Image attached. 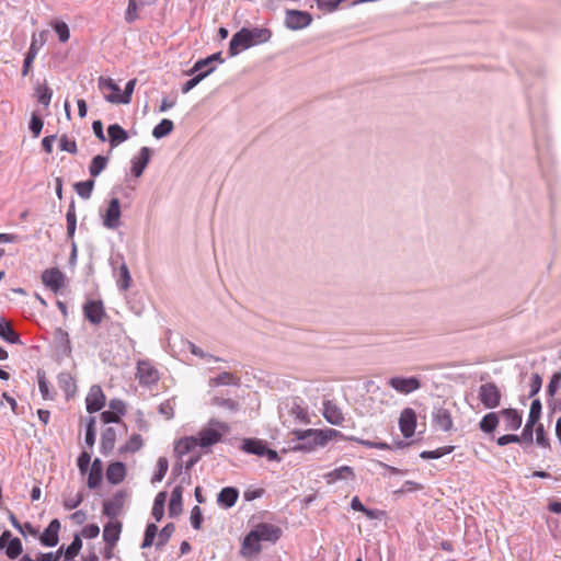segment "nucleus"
I'll return each mask as SVG.
<instances>
[{
	"instance_id": "9",
	"label": "nucleus",
	"mask_w": 561,
	"mask_h": 561,
	"mask_svg": "<svg viewBox=\"0 0 561 561\" xmlns=\"http://www.w3.org/2000/svg\"><path fill=\"white\" fill-rule=\"evenodd\" d=\"M137 378L140 385L151 386L159 381V371L148 360H139L137 364Z\"/></svg>"
},
{
	"instance_id": "22",
	"label": "nucleus",
	"mask_w": 561,
	"mask_h": 561,
	"mask_svg": "<svg viewBox=\"0 0 561 561\" xmlns=\"http://www.w3.org/2000/svg\"><path fill=\"white\" fill-rule=\"evenodd\" d=\"M122 523L118 520L108 522L103 529V539L110 548H113L119 539Z\"/></svg>"
},
{
	"instance_id": "53",
	"label": "nucleus",
	"mask_w": 561,
	"mask_h": 561,
	"mask_svg": "<svg viewBox=\"0 0 561 561\" xmlns=\"http://www.w3.org/2000/svg\"><path fill=\"white\" fill-rule=\"evenodd\" d=\"M168 468H169V462H168L167 458L160 457L157 461V471L153 474L151 481L153 483L162 481L168 471Z\"/></svg>"
},
{
	"instance_id": "55",
	"label": "nucleus",
	"mask_w": 561,
	"mask_h": 561,
	"mask_svg": "<svg viewBox=\"0 0 561 561\" xmlns=\"http://www.w3.org/2000/svg\"><path fill=\"white\" fill-rule=\"evenodd\" d=\"M174 530H175L174 524H172V523L167 524L159 533L157 546L158 547L164 546L170 540Z\"/></svg>"
},
{
	"instance_id": "25",
	"label": "nucleus",
	"mask_w": 561,
	"mask_h": 561,
	"mask_svg": "<svg viewBox=\"0 0 561 561\" xmlns=\"http://www.w3.org/2000/svg\"><path fill=\"white\" fill-rule=\"evenodd\" d=\"M126 477V467L121 461H115L108 465L106 469V479L111 484L121 483Z\"/></svg>"
},
{
	"instance_id": "34",
	"label": "nucleus",
	"mask_w": 561,
	"mask_h": 561,
	"mask_svg": "<svg viewBox=\"0 0 561 561\" xmlns=\"http://www.w3.org/2000/svg\"><path fill=\"white\" fill-rule=\"evenodd\" d=\"M59 388L66 393L67 397L73 396L76 392V382L70 373L62 371L57 376Z\"/></svg>"
},
{
	"instance_id": "19",
	"label": "nucleus",
	"mask_w": 561,
	"mask_h": 561,
	"mask_svg": "<svg viewBox=\"0 0 561 561\" xmlns=\"http://www.w3.org/2000/svg\"><path fill=\"white\" fill-rule=\"evenodd\" d=\"M60 530V522L55 518L50 520L46 529L39 536V541L45 547H55L58 543V533Z\"/></svg>"
},
{
	"instance_id": "45",
	"label": "nucleus",
	"mask_w": 561,
	"mask_h": 561,
	"mask_svg": "<svg viewBox=\"0 0 561 561\" xmlns=\"http://www.w3.org/2000/svg\"><path fill=\"white\" fill-rule=\"evenodd\" d=\"M35 96L38 103L43 104L45 107H48L53 96V91L46 84H38L35 88Z\"/></svg>"
},
{
	"instance_id": "7",
	"label": "nucleus",
	"mask_w": 561,
	"mask_h": 561,
	"mask_svg": "<svg viewBox=\"0 0 561 561\" xmlns=\"http://www.w3.org/2000/svg\"><path fill=\"white\" fill-rule=\"evenodd\" d=\"M102 216V224L106 229L115 230L121 226V203L119 199L114 197L108 202V205Z\"/></svg>"
},
{
	"instance_id": "36",
	"label": "nucleus",
	"mask_w": 561,
	"mask_h": 561,
	"mask_svg": "<svg viewBox=\"0 0 561 561\" xmlns=\"http://www.w3.org/2000/svg\"><path fill=\"white\" fill-rule=\"evenodd\" d=\"M248 34L252 46L266 43L272 36L271 31L265 27L248 28Z\"/></svg>"
},
{
	"instance_id": "16",
	"label": "nucleus",
	"mask_w": 561,
	"mask_h": 561,
	"mask_svg": "<svg viewBox=\"0 0 561 561\" xmlns=\"http://www.w3.org/2000/svg\"><path fill=\"white\" fill-rule=\"evenodd\" d=\"M83 313L87 320L92 324H100L105 316L102 301L89 300L83 306Z\"/></svg>"
},
{
	"instance_id": "28",
	"label": "nucleus",
	"mask_w": 561,
	"mask_h": 561,
	"mask_svg": "<svg viewBox=\"0 0 561 561\" xmlns=\"http://www.w3.org/2000/svg\"><path fill=\"white\" fill-rule=\"evenodd\" d=\"M54 337L58 353L64 356H69L71 354V345L68 333L64 329L57 328Z\"/></svg>"
},
{
	"instance_id": "38",
	"label": "nucleus",
	"mask_w": 561,
	"mask_h": 561,
	"mask_svg": "<svg viewBox=\"0 0 561 561\" xmlns=\"http://www.w3.org/2000/svg\"><path fill=\"white\" fill-rule=\"evenodd\" d=\"M116 260L121 261V265L118 266L119 278L117 279V286L121 290H127L131 285V276L128 266L124 262V257L122 255L117 256Z\"/></svg>"
},
{
	"instance_id": "24",
	"label": "nucleus",
	"mask_w": 561,
	"mask_h": 561,
	"mask_svg": "<svg viewBox=\"0 0 561 561\" xmlns=\"http://www.w3.org/2000/svg\"><path fill=\"white\" fill-rule=\"evenodd\" d=\"M103 479V463L99 458H95L89 469L87 484L89 489H96Z\"/></svg>"
},
{
	"instance_id": "46",
	"label": "nucleus",
	"mask_w": 561,
	"mask_h": 561,
	"mask_svg": "<svg viewBox=\"0 0 561 561\" xmlns=\"http://www.w3.org/2000/svg\"><path fill=\"white\" fill-rule=\"evenodd\" d=\"M215 70V67H210L207 70L199 72L197 75H193V78L187 80L183 87L182 92L188 93L193 88H195L203 79H205L209 73H211Z\"/></svg>"
},
{
	"instance_id": "57",
	"label": "nucleus",
	"mask_w": 561,
	"mask_h": 561,
	"mask_svg": "<svg viewBox=\"0 0 561 561\" xmlns=\"http://www.w3.org/2000/svg\"><path fill=\"white\" fill-rule=\"evenodd\" d=\"M188 350L190 352L197 356V357H201L205 360H214V362H221L222 359L219 358V357H216L211 354H208V353H205L201 347L196 346L194 343L192 342H188Z\"/></svg>"
},
{
	"instance_id": "64",
	"label": "nucleus",
	"mask_w": 561,
	"mask_h": 561,
	"mask_svg": "<svg viewBox=\"0 0 561 561\" xmlns=\"http://www.w3.org/2000/svg\"><path fill=\"white\" fill-rule=\"evenodd\" d=\"M536 444L542 448H549L550 442L546 435L542 424H538L536 427Z\"/></svg>"
},
{
	"instance_id": "59",
	"label": "nucleus",
	"mask_w": 561,
	"mask_h": 561,
	"mask_svg": "<svg viewBox=\"0 0 561 561\" xmlns=\"http://www.w3.org/2000/svg\"><path fill=\"white\" fill-rule=\"evenodd\" d=\"M95 443V417H90L85 426V444L92 447Z\"/></svg>"
},
{
	"instance_id": "14",
	"label": "nucleus",
	"mask_w": 561,
	"mask_h": 561,
	"mask_svg": "<svg viewBox=\"0 0 561 561\" xmlns=\"http://www.w3.org/2000/svg\"><path fill=\"white\" fill-rule=\"evenodd\" d=\"M416 427V414L411 408L402 410L399 417V428L405 438L413 436Z\"/></svg>"
},
{
	"instance_id": "30",
	"label": "nucleus",
	"mask_w": 561,
	"mask_h": 561,
	"mask_svg": "<svg viewBox=\"0 0 561 561\" xmlns=\"http://www.w3.org/2000/svg\"><path fill=\"white\" fill-rule=\"evenodd\" d=\"M182 492L181 485H176L171 492L169 516L172 518L178 517L182 512Z\"/></svg>"
},
{
	"instance_id": "21",
	"label": "nucleus",
	"mask_w": 561,
	"mask_h": 561,
	"mask_svg": "<svg viewBox=\"0 0 561 561\" xmlns=\"http://www.w3.org/2000/svg\"><path fill=\"white\" fill-rule=\"evenodd\" d=\"M500 416L504 421V428L506 431H517L522 425V414L516 409H503L500 411Z\"/></svg>"
},
{
	"instance_id": "51",
	"label": "nucleus",
	"mask_w": 561,
	"mask_h": 561,
	"mask_svg": "<svg viewBox=\"0 0 561 561\" xmlns=\"http://www.w3.org/2000/svg\"><path fill=\"white\" fill-rule=\"evenodd\" d=\"M454 449L453 446H444L440 448H437L435 450H424L421 453L420 457L423 459H438L449 453H451Z\"/></svg>"
},
{
	"instance_id": "1",
	"label": "nucleus",
	"mask_w": 561,
	"mask_h": 561,
	"mask_svg": "<svg viewBox=\"0 0 561 561\" xmlns=\"http://www.w3.org/2000/svg\"><path fill=\"white\" fill-rule=\"evenodd\" d=\"M293 435L297 440L291 447L294 451L310 453L317 447L325 446L330 440L335 438H343V434L334 428L324 430H295Z\"/></svg>"
},
{
	"instance_id": "37",
	"label": "nucleus",
	"mask_w": 561,
	"mask_h": 561,
	"mask_svg": "<svg viewBox=\"0 0 561 561\" xmlns=\"http://www.w3.org/2000/svg\"><path fill=\"white\" fill-rule=\"evenodd\" d=\"M110 142L112 147H116L118 144L124 142L128 138L127 131L118 124H112L107 128Z\"/></svg>"
},
{
	"instance_id": "29",
	"label": "nucleus",
	"mask_w": 561,
	"mask_h": 561,
	"mask_svg": "<svg viewBox=\"0 0 561 561\" xmlns=\"http://www.w3.org/2000/svg\"><path fill=\"white\" fill-rule=\"evenodd\" d=\"M328 483H334L339 480H351L355 478V473L352 467L350 466H341L335 468L334 470L328 472L324 476Z\"/></svg>"
},
{
	"instance_id": "8",
	"label": "nucleus",
	"mask_w": 561,
	"mask_h": 561,
	"mask_svg": "<svg viewBox=\"0 0 561 561\" xmlns=\"http://www.w3.org/2000/svg\"><path fill=\"white\" fill-rule=\"evenodd\" d=\"M388 385L401 394H410L421 388V381L417 377H391Z\"/></svg>"
},
{
	"instance_id": "11",
	"label": "nucleus",
	"mask_w": 561,
	"mask_h": 561,
	"mask_svg": "<svg viewBox=\"0 0 561 561\" xmlns=\"http://www.w3.org/2000/svg\"><path fill=\"white\" fill-rule=\"evenodd\" d=\"M42 282L47 288L57 294L65 285V275L57 267L47 268L42 274Z\"/></svg>"
},
{
	"instance_id": "52",
	"label": "nucleus",
	"mask_w": 561,
	"mask_h": 561,
	"mask_svg": "<svg viewBox=\"0 0 561 561\" xmlns=\"http://www.w3.org/2000/svg\"><path fill=\"white\" fill-rule=\"evenodd\" d=\"M537 423H534V422H530L527 420L524 428H523V432L519 436L520 438V443L523 444H527V445H530L533 444L534 442V431L536 432V428H535V425Z\"/></svg>"
},
{
	"instance_id": "47",
	"label": "nucleus",
	"mask_w": 561,
	"mask_h": 561,
	"mask_svg": "<svg viewBox=\"0 0 561 561\" xmlns=\"http://www.w3.org/2000/svg\"><path fill=\"white\" fill-rule=\"evenodd\" d=\"M37 380H38V388L39 392L44 400H53L54 394L49 390L48 380L46 379V374L44 370L38 369L37 370Z\"/></svg>"
},
{
	"instance_id": "58",
	"label": "nucleus",
	"mask_w": 561,
	"mask_h": 561,
	"mask_svg": "<svg viewBox=\"0 0 561 561\" xmlns=\"http://www.w3.org/2000/svg\"><path fill=\"white\" fill-rule=\"evenodd\" d=\"M139 4L136 0H128L127 9L125 12V21L127 23H133L138 19Z\"/></svg>"
},
{
	"instance_id": "13",
	"label": "nucleus",
	"mask_w": 561,
	"mask_h": 561,
	"mask_svg": "<svg viewBox=\"0 0 561 561\" xmlns=\"http://www.w3.org/2000/svg\"><path fill=\"white\" fill-rule=\"evenodd\" d=\"M250 47H252V44L248 34V27H242L240 31L232 35L228 51L230 56H236Z\"/></svg>"
},
{
	"instance_id": "10",
	"label": "nucleus",
	"mask_w": 561,
	"mask_h": 561,
	"mask_svg": "<svg viewBox=\"0 0 561 561\" xmlns=\"http://www.w3.org/2000/svg\"><path fill=\"white\" fill-rule=\"evenodd\" d=\"M126 496L125 491H117L112 499L103 503V514L111 519L116 518L122 513Z\"/></svg>"
},
{
	"instance_id": "49",
	"label": "nucleus",
	"mask_w": 561,
	"mask_h": 561,
	"mask_svg": "<svg viewBox=\"0 0 561 561\" xmlns=\"http://www.w3.org/2000/svg\"><path fill=\"white\" fill-rule=\"evenodd\" d=\"M93 187H94L93 180L78 182L75 185V190H76L77 194L83 199H88L91 197Z\"/></svg>"
},
{
	"instance_id": "33",
	"label": "nucleus",
	"mask_w": 561,
	"mask_h": 561,
	"mask_svg": "<svg viewBox=\"0 0 561 561\" xmlns=\"http://www.w3.org/2000/svg\"><path fill=\"white\" fill-rule=\"evenodd\" d=\"M240 378L231 373L225 371L209 379L210 387L239 386Z\"/></svg>"
},
{
	"instance_id": "40",
	"label": "nucleus",
	"mask_w": 561,
	"mask_h": 561,
	"mask_svg": "<svg viewBox=\"0 0 561 561\" xmlns=\"http://www.w3.org/2000/svg\"><path fill=\"white\" fill-rule=\"evenodd\" d=\"M165 501H167V492H164V491L159 492L154 499L152 512H151L156 522H160L163 517Z\"/></svg>"
},
{
	"instance_id": "17",
	"label": "nucleus",
	"mask_w": 561,
	"mask_h": 561,
	"mask_svg": "<svg viewBox=\"0 0 561 561\" xmlns=\"http://www.w3.org/2000/svg\"><path fill=\"white\" fill-rule=\"evenodd\" d=\"M322 415L332 425H341L344 422V414L341 408L330 400L323 402Z\"/></svg>"
},
{
	"instance_id": "41",
	"label": "nucleus",
	"mask_w": 561,
	"mask_h": 561,
	"mask_svg": "<svg viewBox=\"0 0 561 561\" xmlns=\"http://www.w3.org/2000/svg\"><path fill=\"white\" fill-rule=\"evenodd\" d=\"M107 161H108V159L105 156H102V154L95 156L89 165L90 175L93 178L99 176L101 174V172L103 170H105V168L107 165Z\"/></svg>"
},
{
	"instance_id": "15",
	"label": "nucleus",
	"mask_w": 561,
	"mask_h": 561,
	"mask_svg": "<svg viewBox=\"0 0 561 561\" xmlns=\"http://www.w3.org/2000/svg\"><path fill=\"white\" fill-rule=\"evenodd\" d=\"M87 411L94 413L100 411L105 404V396L100 386L93 385L85 398Z\"/></svg>"
},
{
	"instance_id": "20",
	"label": "nucleus",
	"mask_w": 561,
	"mask_h": 561,
	"mask_svg": "<svg viewBox=\"0 0 561 561\" xmlns=\"http://www.w3.org/2000/svg\"><path fill=\"white\" fill-rule=\"evenodd\" d=\"M151 151L148 147H142L137 157H134L131 160V173L139 178L144 173L146 167L150 161Z\"/></svg>"
},
{
	"instance_id": "61",
	"label": "nucleus",
	"mask_w": 561,
	"mask_h": 561,
	"mask_svg": "<svg viewBox=\"0 0 561 561\" xmlns=\"http://www.w3.org/2000/svg\"><path fill=\"white\" fill-rule=\"evenodd\" d=\"M541 402L539 399H534L530 404V410L528 414V421L537 423L541 416Z\"/></svg>"
},
{
	"instance_id": "60",
	"label": "nucleus",
	"mask_w": 561,
	"mask_h": 561,
	"mask_svg": "<svg viewBox=\"0 0 561 561\" xmlns=\"http://www.w3.org/2000/svg\"><path fill=\"white\" fill-rule=\"evenodd\" d=\"M59 148L61 151H67L69 153H77V144L73 139L68 138L67 135H62L59 139Z\"/></svg>"
},
{
	"instance_id": "31",
	"label": "nucleus",
	"mask_w": 561,
	"mask_h": 561,
	"mask_svg": "<svg viewBox=\"0 0 561 561\" xmlns=\"http://www.w3.org/2000/svg\"><path fill=\"white\" fill-rule=\"evenodd\" d=\"M117 438L116 430L114 427H106L101 435V453L107 455L114 449Z\"/></svg>"
},
{
	"instance_id": "12",
	"label": "nucleus",
	"mask_w": 561,
	"mask_h": 561,
	"mask_svg": "<svg viewBox=\"0 0 561 561\" xmlns=\"http://www.w3.org/2000/svg\"><path fill=\"white\" fill-rule=\"evenodd\" d=\"M251 531L259 541L275 542L280 538L282 535V530L279 527L267 523L259 524Z\"/></svg>"
},
{
	"instance_id": "50",
	"label": "nucleus",
	"mask_w": 561,
	"mask_h": 561,
	"mask_svg": "<svg viewBox=\"0 0 561 561\" xmlns=\"http://www.w3.org/2000/svg\"><path fill=\"white\" fill-rule=\"evenodd\" d=\"M23 551L22 542L19 538H12L7 548H5V554L9 559H16Z\"/></svg>"
},
{
	"instance_id": "39",
	"label": "nucleus",
	"mask_w": 561,
	"mask_h": 561,
	"mask_svg": "<svg viewBox=\"0 0 561 561\" xmlns=\"http://www.w3.org/2000/svg\"><path fill=\"white\" fill-rule=\"evenodd\" d=\"M0 336L11 343L16 344L20 343L19 334L12 329L11 324L4 319L0 317Z\"/></svg>"
},
{
	"instance_id": "35",
	"label": "nucleus",
	"mask_w": 561,
	"mask_h": 561,
	"mask_svg": "<svg viewBox=\"0 0 561 561\" xmlns=\"http://www.w3.org/2000/svg\"><path fill=\"white\" fill-rule=\"evenodd\" d=\"M197 446H198V444H197L195 436H186L176 442L175 447H174V453L179 457H183L184 455L188 454Z\"/></svg>"
},
{
	"instance_id": "63",
	"label": "nucleus",
	"mask_w": 561,
	"mask_h": 561,
	"mask_svg": "<svg viewBox=\"0 0 561 561\" xmlns=\"http://www.w3.org/2000/svg\"><path fill=\"white\" fill-rule=\"evenodd\" d=\"M159 413L167 420H171L174 416V401L172 399L165 400L159 405Z\"/></svg>"
},
{
	"instance_id": "4",
	"label": "nucleus",
	"mask_w": 561,
	"mask_h": 561,
	"mask_svg": "<svg viewBox=\"0 0 561 561\" xmlns=\"http://www.w3.org/2000/svg\"><path fill=\"white\" fill-rule=\"evenodd\" d=\"M478 398L485 409L492 410L501 404L502 393L494 382H486L479 387Z\"/></svg>"
},
{
	"instance_id": "44",
	"label": "nucleus",
	"mask_w": 561,
	"mask_h": 561,
	"mask_svg": "<svg viewBox=\"0 0 561 561\" xmlns=\"http://www.w3.org/2000/svg\"><path fill=\"white\" fill-rule=\"evenodd\" d=\"M66 220H67V236L68 238H73L76 228H77V216H76V207L75 202L72 201L68 207L67 214H66Z\"/></svg>"
},
{
	"instance_id": "62",
	"label": "nucleus",
	"mask_w": 561,
	"mask_h": 561,
	"mask_svg": "<svg viewBox=\"0 0 561 561\" xmlns=\"http://www.w3.org/2000/svg\"><path fill=\"white\" fill-rule=\"evenodd\" d=\"M98 83H99V88L102 91L110 90L111 93H121L119 87L111 78L100 77L99 80H98Z\"/></svg>"
},
{
	"instance_id": "42",
	"label": "nucleus",
	"mask_w": 561,
	"mask_h": 561,
	"mask_svg": "<svg viewBox=\"0 0 561 561\" xmlns=\"http://www.w3.org/2000/svg\"><path fill=\"white\" fill-rule=\"evenodd\" d=\"M174 124L171 119L163 118L152 130V136L161 139L172 133Z\"/></svg>"
},
{
	"instance_id": "26",
	"label": "nucleus",
	"mask_w": 561,
	"mask_h": 561,
	"mask_svg": "<svg viewBox=\"0 0 561 561\" xmlns=\"http://www.w3.org/2000/svg\"><path fill=\"white\" fill-rule=\"evenodd\" d=\"M239 497L238 489L233 486H226L221 489L217 496V503L219 506L225 508L232 507Z\"/></svg>"
},
{
	"instance_id": "18",
	"label": "nucleus",
	"mask_w": 561,
	"mask_h": 561,
	"mask_svg": "<svg viewBox=\"0 0 561 561\" xmlns=\"http://www.w3.org/2000/svg\"><path fill=\"white\" fill-rule=\"evenodd\" d=\"M433 424L443 432L451 431L454 423L451 413L446 408H435L433 411Z\"/></svg>"
},
{
	"instance_id": "32",
	"label": "nucleus",
	"mask_w": 561,
	"mask_h": 561,
	"mask_svg": "<svg viewBox=\"0 0 561 561\" xmlns=\"http://www.w3.org/2000/svg\"><path fill=\"white\" fill-rule=\"evenodd\" d=\"M500 423V412H489L479 422V428L486 434L495 431Z\"/></svg>"
},
{
	"instance_id": "48",
	"label": "nucleus",
	"mask_w": 561,
	"mask_h": 561,
	"mask_svg": "<svg viewBox=\"0 0 561 561\" xmlns=\"http://www.w3.org/2000/svg\"><path fill=\"white\" fill-rule=\"evenodd\" d=\"M50 25L54 28V31L57 33L58 38L61 43H66L69 39L70 31H69L67 23H65L64 21L54 20L50 23Z\"/></svg>"
},
{
	"instance_id": "43",
	"label": "nucleus",
	"mask_w": 561,
	"mask_h": 561,
	"mask_svg": "<svg viewBox=\"0 0 561 561\" xmlns=\"http://www.w3.org/2000/svg\"><path fill=\"white\" fill-rule=\"evenodd\" d=\"M144 445L142 438L139 434H133L129 439L119 447V453H136Z\"/></svg>"
},
{
	"instance_id": "56",
	"label": "nucleus",
	"mask_w": 561,
	"mask_h": 561,
	"mask_svg": "<svg viewBox=\"0 0 561 561\" xmlns=\"http://www.w3.org/2000/svg\"><path fill=\"white\" fill-rule=\"evenodd\" d=\"M158 528L154 524H148L145 530L141 548H149L152 546Z\"/></svg>"
},
{
	"instance_id": "27",
	"label": "nucleus",
	"mask_w": 561,
	"mask_h": 561,
	"mask_svg": "<svg viewBox=\"0 0 561 561\" xmlns=\"http://www.w3.org/2000/svg\"><path fill=\"white\" fill-rule=\"evenodd\" d=\"M262 550L261 541L250 531L243 539L240 553L243 557H252Z\"/></svg>"
},
{
	"instance_id": "54",
	"label": "nucleus",
	"mask_w": 561,
	"mask_h": 561,
	"mask_svg": "<svg viewBox=\"0 0 561 561\" xmlns=\"http://www.w3.org/2000/svg\"><path fill=\"white\" fill-rule=\"evenodd\" d=\"M82 548V541L78 535L75 536L72 542L66 548L65 557L67 559H73L77 557Z\"/></svg>"
},
{
	"instance_id": "5",
	"label": "nucleus",
	"mask_w": 561,
	"mask_h": 561,
	"mask_svg": "<svg viewBox=\"0 0 561 561\" xmlns=\"http://www.w3.org/2000/svg\"><path fill=\"white\" fill-rule=\"evenodd\" d=\"M46 42V32L42 31L38 34L34 33L32 35L31 45L28 51L24 58L23 67H22V76L25 77L28 75L34 59L36 58L39 49L44 46Z\"/></svg>"
},
{
	"instance_id": "3",
	"label": "nucleus",
	"mask_w": 561,
	"mask_h": 561,
	"mask_svg": "<svg viewBox=\"0 0 561 561\" xmlns=\"http://www.w3.org/2000/svg\"><path fill=\"white\" fill-rule=\"evenodd\" d=\"M241 450L250 455L266 457L268 461L280 460L277 451L268 448L267 444L259 438H244L242 440Z\"/></svg>"
},
{
	"instance_id": "2",
	"label": "nucleus",
	"mask_w": 561,
	"mask_h": 561,
	"mask_svg": "<svg viewBox=\"0 0 561 561\" xmlns=\"http://www.w3.org/2000/svg\"><path fill=\"white\" fill-rule=\"evenodd\" d=\"M230 431L227 423L218 420H210L195 436L197 444L202 448H207L221 442L222 437Z\"/></svg>"
},
{
	"instance_id": "23",
	"label": "nucleus",
	"mask_w": 561,
	"mask_h": 561,
	"mask_svg": "<svg viewBox=\"0 0 561 561\" xmlns=\"http://www.w3.org/2000/svg\"><path fill=\"white\" fill-rule=\"evenodd\" d=\"M136 84V80H129L126 83L123 93H110L105 95V100L113 104H128L131 100V94Z\"/></svg>"
},
{
	"instance_id": "6",
	"label": "nucleus",
	"mask_w": 561,
	"mask_h": 561,
	"mask_svg": "<svg viewBox=\"0 0 561 561\" xmlns=\"http://www.w3.org/2000/svg\"><path fill=\"white\" fill-rule=\"evenodd\" d=\"M312 20V15L307 11L286 10L285 12V25L293 31L308 27Z\"/></svg>"
}]
</instances>
